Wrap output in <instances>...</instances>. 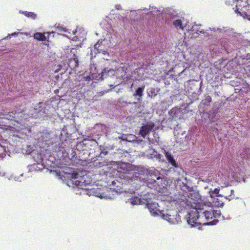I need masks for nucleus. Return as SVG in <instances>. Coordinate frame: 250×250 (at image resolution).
Here are the masks:
<instances>
[{
	"label": "nucleus",
	"mask_w": 250,
	"mask_h": 250,
	"mask_svg": "<svg viewBox=\"0 0 250 250\" xmlns=\"http://www.w3.org/2000/svg\"><path fill=\"white\" fill-rule=\"evenodd\" d=\"M163 217L171 224H177L181 222L180 216L177 212L163 214Z\"/></svg>",
	"instance_id": "nucleus-6"
},
{
	"label": "nucleus",
	"mask_w": 250,
	"mask_h": 250,
	"mask_svg": "<svg viewBox=\"0 0 250 250\" xmlns=\"http://www.w3.org/2000/svg\"><path fill=\"white\" fill-rule=\"evenodd\" d=\"M74 58L69 60L68 66L71 69H74L79 66V60L75 54L73 55Z\"/></svg>",
	"instance_id": "nucleus-13"
},
{
	"label": "nucleus",
	"mask_w": 250,
	"mask_h": 250,
	"mask_svg": "<svg viewBox=\"0 0 250 250\" xmlns=\"http://www.w3.org/2000/svg\"><path fill=\"white\" fill-rule=\"evenodd\" d=\"M155 126V124L152 122H147L145 125L141 127L139 134L141 135L143 138L148 134Z\"/></svg>",
	"instance_id": "nucleus-8"
},
{
	"label": "nucleus",
	"mask_w": 250,
	"mask_h": 250,
	"mask_svg": "<svg viewBox=\"0 0 250 250\" xmlns=\"http://www.w3.org/2000/svg\"><path fill=\"white\" fill-rule=\"evenodd\" d=\"M34 38L37 40L41 41H44L46 40V37L44 36V34L39 32L34 34Z\"/></svg>",
	"instance_id": "nucleus-22"
},
{
	"label": "nucleus",
	"mask_w": 250,
	"mask_h": 250,
	"mask_svg": "<svg viewBox=\"0 0 250 250\" xmlns=\"http://www.w3.org/2000/svg\"><path fill=\"white\" fill-rule=\"evenodd\" d=\"M173 24L176 27H179L180 28H183L182 21L180 20H176L174 21Z\"/></svg>",
	"instance_id": "nucleus-28"
},
{
	"label": "nucleus",
	"mask_w": 250,
	"mask_h": 250,
	"mask_svg": "<svg viewBox=\"0 0 250 250\" xmlns=\"http://www.w3.org/2000/svg\"><path fill=\"white\" fill-rule=\"evenodd\" d=\"M209 193L212 197L213 196H221L229 201L236 197L234 194V190L231 188H214V190L210 191Z\"/></svg>",
	"instance_id": "nucleus-4"
},
{
	"label": "nucleus",
	"mask_w": 250,
	"mask_h": 250,
	"mask_svg": "<svg viewBox=\"0 0 250 250\" xmlns=\"http://www.w3.org/2000/svg\"><path fill=\"white\" fill-rule=\"evenodd\" d=\"M250 55L248 54L247 55V60H250Z\"/></svg>",
	"instance_id": "nucleus-48"
},
{
	"label": "nucleus",
	"mask_w": 250,
	"mask_h": 250,
	"mask_svg": "<svg viewBox=\"0 0 250 250\" xmlns=\"http://www.w3.org/2000/svg\"><path fill=\"white\" fill-rule=\"evenodd\" d=\"M211 198V201L213 204L214 206L217 207H222L224 204L223 201L220 198H222L221 196H213V197L210 194Z\"/></svg>",
	"instance_id": "nucleus-10"
},
{
	"label": "nucleus",
	"mask_w": 250,
	"mask_h": 250,
	"mask_svg": "<svg viewBox=\"0 0 250 250\" xmlns=\"http://www.w3.org/2000/svg\"><path fill=\"white\" fill-rule=\"evenodd\" d=\"M108 153V151H102L101 153H100V155H102V154L104 155H105L107 154Z\"/></svg>",
	"instance_id": "nucleus-44"
},
{
	"label": "nucleus",
	"mask_w": 250,
	"mask_h": 250,
	"mask_svg": "<svg viewBox=\"0 0 250 250\" xmlns=\"http://www.w3.org/2000/svg\"><path fill=\"white\" fill-rule=\"evenodd\" d=\"M59 69H57V70H56V72H58V70H59Z\"/></svg>",
	"instance_id": "nucleus-63"
},
{
	"label": "nucleus",
	"mask_w": 250,
	"mask_h": 250,
	"mask_svg": "<svg viewBox=\"0 0 250 250\" xmlns=\"http://www.w3.org/2000/svg\"><path fill=\"white\" fill-rule=\"evenodd\" d=\"M198 92H199V94L197 93V94H195V95L193 96V100H196L199 99L198 96H199V95L201 93V87L200 88L199 90L198 91Z\"/></svg>",
	"instance_id": "nucleus-35"
},
{
	"label": "nucleus",
	"mask_w": 250,
	"mask_h": 250,
	"mask_svg": "<svg viewBox=\"0 0 250 250\" xmlns=\"http://www.w3.org/2000/svg\"><path fill=\"white\" fill-rule=\"evenodd\" d=\"M118 103L123 104H132V103L129 102L127 103L125 101L123 100V98H119L117 101Z\"/></svg>",
	"instance_id": "nucleus-32"
},
{
	"label": "nucleus",
	"mask_w": 250,
	"mask_h": 250,
	"mask_svg": "<svg viewBox=\"0 0 250 250\" xmlns=\"http://www.w3.org/2000/svg\"><path fill=\"white\" fill-rule=\"evenodd\" d=\"M103 41H98V42L95 44L94 46H101L102 45Z\"/></svg>",
	"instance_id": "nucleus-40"
},
{
	"label": "nucleus",
	"mask_w": 250,
	"mask_h": 250,
	"mask_svg": "<svg viewBox=\"0 0 250 250\" xmlns=\"http://www.w3.org/2000/svg\"><path fill=\"white\" fill-rule=\"evenodd\" d=\"M185 196L183 199L187 201H193L191 204H188L187 206L183 208L190 209L189 212L186 216L187 222L191 227H199L203 225H215L218 219L221 217V213L220 210H214L212 208L204 209V208H198L197 203L200 199V196L198 192L193 188H185Z\"/></svg>",
	"instance_id": "nucleus-2"
},
{
	"label": "nucleus",
	"mask_w": 250,
	"mask_h": 250,
	"mask_svg": "<svg viewBox=\"0 0 250 250\" xmlns=\"http://www.w3.org/2000/svg\"><path fill=\"white\" fill-rule=\"evenodd\" d=\"M115 8L117 10H121L122 9V7L120 4L116 5Z\"/></svg>",
	"instance_id": "nucleus-43"
},
{
	"label": "nucleus",
	"mask_w": 250,
	"mask_h": 250,
	"mask_svg": "<svg viewBox=\"0 0 250 250\" xmlns=\"http://www.w3.org/2000/svg\"><path fill=\"white\" fill-rule=\"evenodd\" d=\"M136 142H137L138 143H139V142H142L143 140H137V139L135 141Z\"/></svg>",
	"instance_id": "nucleus-50"
},
{
	"label": "nucleus",
	"mask_w": 250,
	"mask_h": 250,
	"mask_svg": "<svg viewBox=\"0 0 250 250\" xmlns=\"http://www.w3.org/2000/svg\"><path fill=\"white\" fill-rule=\"evenodd\" d=\"M145 89V85L137 88L134 93L133 96L137 98V102H133V104L137 103L141 104L142 102V96H143V92Z\"/></svg>",
	"instance_id": "nucleus-9"
},
{
	"label": "nucleus",
	"mask_w": 250,
	"mask_h": 250,
	"mask_svg": "<svg viewBox=\"0 0 250 250\" xmlns=\"http://www.w3.org/2000/svg\"><path fill=\"white\" fill-rule=\"evenodd\" d=\"M120 90H121L120 89H118L116 91V92H117V93L119 92L120 91Z\"/></svg>",
	"instance_id": "nucleus-56"
},
{
	"label": "nucleus",
	"mask_w": 250,
	"mask_h": 250,
	"mask_svg": "<svg viewBox=\"0 0 250 250\" xmlns=\"http://www.w3.org/2000/svg\"><path fill=\"white\" fill-rule=\"evenodd\" d=\"M114 70L112 69H108V68H105L102 71L101 74H99V76L101 75L100 79L101 80H103L104 78H106L107 76L113 75L114 74Z\"/></svg>",
	"instance_id": "nucleus-11"
},
{
	"label": "nucleus",
	"mask_w": 250,
	"mask_h": 250,
	"mask_svg": "<svg viewBox=\"0 0 250 250\" xmlns=\"http://www.w3.org/2000/svg\"><path fill=\"white\" fill-rule=\"evenodd\" d=\"M160 91L159 88H151L149 91L147 92V95L151 98H154L156 96Z\"/></svg>",
	"instance_id": "nucleus-21"
},
{
	"label": "nucleus",
	"mask_w": 250,
	"mask_h": 250,
	"mask_svg": "<svg viewBox=\"0 0 250 250\" xmlns=\"http://www.w3.org/2000/svg\"><path fill=\"white\" fill-rule=\"evenodd\" d=\"M169 117L167 121L171 122L175 118H178L179 119H183V113L180 108L175 107L170 109L168 112Z\"/></svg>",
	"instance_id": "nucleus-7"
},
{
	"label": "nucleus",
	"mask_w": 250,
	"mask_h": 250,
	"mask_svg": "<svg viewBox=\"0 0 250 250\" xmlns=\"http://www.w3.org/2000/svg\"><path fill=\"white\" fill-rule=\"evenodd\" d=\"M36 150L34 149V147L31 145H27L24 148L22 149L23 153L32 155L33 153H36Z\"/></svg>",
	"instance_id": "nucleus-14"
},
{
	"label": "nucleus",
	"mask_w": 250,
	"mask_h": 250,
	"mask_svg": "<svg viewBox=\"0 0 250 250\" xmlns=\"http://www.w3.org/2000/svg\"><path fill=\"white\" fill-rule=\"evenodd\" d=\"M136 167V166L127 162H118L117 163L118 172L123 171L124 173H129L132 171H135Z\"/></svg>",
	"instance_id": "nucleus-5"
},
{
	"label": "nucleus",
	"mask_w": 250,
	"mask_h": 250,
	"mask_svg": "<svg viewBox=\"0 0 250 250\" xmlns=\"http://www.w3.org/2000/svg\"><path fill=\"white\" fill-rule=\"evenodd\" d=\"M192 103V102L191 101L190 103L187 104L186 106L185 107V108H188L189 107L190 104H191Z\"/></svg>",
	"instance_id": "nucleus-45"
},
{
	"label": "nucleus",
	"mask_w": 250,
	"mask_h": 250,
	"mask_svg": "<svg viewBox=\"0 0 250 250\" xmlns=\"http://www.w3.org/2000/svg\"><path fill=\"white\" fill-rule=\"evenodd\" d=\"M45 167L44 163H37V164H33L31 166V169H34L35 170H42Z\"/></svg>",
	"instance_id": "nucleus-19"
},
{
	"label": "nucleus",
	"mask_w": 250,
	"mask_h": 250,
	"mask_svg": "<svg viewBox=\"0 0 250 250\" xmlns=\"http://www.w3.org/2000/svg\"><path fill=\"white\" fill-rule=\"evenodd\" d=\"M165 156L168 163H170L174 167L178 168L179 167V166L174 159L173 157L171 155V154L168 152L166 151V150H165Z\"/></svg>",
	"instance_id": "nucleus-12"
},
{
	"label": "nucleus",
	"mask_w": 250,
	"mask_h": 250,
	"mask_svg": "<svg viewBox=\"0 0 250 250\" xmlns=\"http://www.w3.org/2000/svg\"><path fill=\"white\" fill-rule=\"evenodd\" d=\"M76 32H77V30H75V31H74L73 32V34H75Z\"/></svg>",
	"instance_id": "nucleus-55"
},
{
	"label": "nucleus",
	"mask_w": 250,
	"mask_h": 250,
	"mask_svg": "<svg viewBox=\"0 0 250 250\" xmlns=\"http://www.w3.org/2000/svg\"><path fill=\"white\" fill-rule=\"evenodd\" d=\"M56 176L62 180L69 187L78 188L79 187L86 186L89 184L86 182L85 175L81 176L79 172L74 170H71L70 172H63L62 174L60 171L56 172Z\"/></svg>",
	"instance_id": "nucleus-3"
},
{
	"label": "nucleus",
	"mask_w": 250,
	"mask_h": 250,
	"mask_svg": "<svg viewBox=\"0 0 250 250\" xmlns=\"http://www.w3.org/2000/svg\"><path fill=\"white\" fill-rule=\"evenodd\" d=\"M9 114H11L15 117L16 115L17 114V112L16 111H12Z\"/></svg>",
	"instance_id": "nucleus-42"
},
{
	"label": "nucleus",
	"mask_w": 250,
	"mask_h": 250,
	"mask_svg": "<svg viewBox=\"0 0 250 250\" xmlns=\"http://www.w3.org/2000/svg\"><path fill=\"white\" fill-rule=\"evenodd\" d=\"M137 166V167H136L137 168L135 170V171H138L139 174H140L144 175L145 174H147L148 170L146 168H145L143 167H141V166Z\"/></svg>",
	"instance_id": "nucleus-23"
},
{
	"label": "nucleus",
	"mask_w": 250,
	"mask_h": 250,
	"mask_svg": "<svg viewBox=\"0 0 250 250\" xmlns=\"http://www.w3.org/2000/svg\"><path fill=\"white\" fill-rule=\"evenodd\" d=\"M111 89H108L107 90H105V91H102V92H100L99 93V95L100 96H102L103 95L104 93H107L109 91H110Z\"/></svg>",
	"instance_id": "nucleus-39"
},
{
	"label": "nucleus",
	"mask_w": 250,
	"mask_h": 250,
	"mask_svg": "<svg viewBox=\"0 0 250 250\" xmlns=\"http://www.w3.org/2000/svg\"><path fill=\"white\" fill-rule=\"evenodd\" d=\"M92 79H96V78H98V76H94V74H92V76H87L86 77H85V80L86 81H90L92 80Z\"/></svg>",
	"instance_id": "nucleus-31"
},
{
	"label": "nucleus",
	"mask_w": 250,
	"mask_h": 250,
	"mask_svg": "<svg viewBox=\"0 0 250 250\" xmlns=\"http://www.w3.org/2000/svg\"><path fill=\"white\" fill-rule=\"evenodd\" d=\"M78 38L77 37V36H75L74 38H73V40H74V41H76L77 40V39H78Z\"/></svg>",
	"instance_id": "nucleus-52"
},
{
	"label": "nucleus",
	"mask_w": 250,
	"mask_h": 250,
	"mask_svg": "<svg viewBox=\"0 0 250 250\" xmlns=\"http://www.w3.org/2000/svg\"><path fill=\"white\" fill-rule=\"evenodd\" d=\"M127 134H123L121 136L119 137V139H121L123 141H126Z\"/></svg>",
	"instance_id": "nucleus-33"
},
{
	"label": "nucleus",
	"mask_w": 250,
	"mask_h": 250,
	"mask_svg": "<svg viewBox=\"0 0 250 250\" xmlns=\"http://www.w3.org/2000/svg\"><path fill=\"white\" fill-rule=\"evenodd\" d=\"M76 155L75 151L72 148H70L67 149L65 157H67L69 160H72L75 157Z\"/></svg>",
	"instance_id": "nucleus-20"
},
{
	"label": "nucleus",
	"mask_w": 250,
	"mask_h": 250,
	"mask_svg": "<svg viewBox=\"0 0 250 250\" xmlns=\"http://www.w3.org/2000/svg\"><path fill=\"white\" fill-rule=\"evenodd\" d=\"M60 30H63V31H64V32H66V30H65V28H63V27H60Z\"/></svg>",
	"instance_id": "nucleus-47"
},
{
	"label": "nucleus",
	"mask_w": 250,
	"mask_h": 250,
	"mask_svg": "<svg viewBox=\"0 0 250 250\" xmlns=\"http://www.w3.org/2000/svg\"><path fill=\"white\" fill-rule=\"evenodd\" d=\"M22 14H23L25 16L28 17H31L32 19L34 20L37 17L36 14L31 12L24 11L22 12Z\"/></svg>",
	"instance_id": "nucleus-27"
},
{
	"label": "nucleus",
	"mask_w": 250,
	"mask_h": 250,
	"mask_svg": "<svg viewBox=\"0 0 250 250\" xmlns=\"http://www.w3.org/2000/svg\"><path fill=\"white\" fill-rule=\"evenodd\" d=\"M42 109L43 110V111H42V112H43V113H44V112H45V111H44V109L43 108H42V109H41V110H40V111H42Z\"/></svg>",
	"instance_id": "nucleus-58"
},
{
	"label": "nucleus",
	"mask_w": 250,
	"mask_h": 250,
	"mask_svg": "<svg viewBox=\"0 0 250 250\" xmlns=\"http://www.w3.org/2000/svg\"><path fill=\"white\" fill-rule=\"evenodd\" d=\"M235 12L238 14L239 11H238V9H237L235 10Z\"/></svg>",
	"instance_id": "nucleus-54"
},
{
	"label": "nucleus",
	"mask_w": 250,
	"mask_h": 250,
	"mask_svg": "<svg viewBox=\"0 0 250 250\" xmlns=\"http://www.w3.org/2000/svg\"><path fill=\"white\" fill-rule=\"evenodd\" d=\"M248 14H247L246 12H242V17H243L244 19H246L247 16H248Z\"/></svg>",
	"instance_id": "nucleus-41"
},
{
	"label": "nucleus",
	"mask_w": 250,
	"mask_h": 250,
	"mask_svg": "<svg viewBox=\"0 0 250 250\" xmlns=\"http://www.w3.org/2000/svg\"><path fill=\"white\" fill-rule=\"evenodd\" d=\"M211 102V97L208 95H205V99L202 100V102L200 103V106H203L204 107L206 106H208L210 105Z\"/></svg>",
	"instance_id": "nucleus-16"
},
{
	"label": "nucleus",
	"mask_w": 250,
	"mask_h": 250,
	"mask_svg": "<svg viewBox=\"0 0 250 250\" xmlns=\"http://www.w3.org/2000/svg\"><path fill=\"white\" fill-rule=\"evenodd\" d=\"M13 118H15V117L11 114H7L5 115V118L7 119L12 120Z\"/></svg>",
	"instance_id": "nucleus-34"
},
{
	"label": "nucleus",
	"mask_w": 250,
	"mask_h": 250,
	"mask_svg": "<svg viewBox=\"0 0 250 250\" xmlns=\"http://www.w3.org/2000/svg\"><path fill=\"white\" fill-rule=\"evenodd\" d=\"M95 49H96L98 53H101L103 52H104V46L103 45L101 46H94Z\"/></svg>",
	"instance_id": "nucleus-29"
},
{
	"label": "nucleus",
	"mask_w": 250,
	"mask_h": 250,
	"mask_svg": "<svg viewBox=\"0 0 250 250\" xmlns=\"http://www.w3.org/2000/svg\"><path fill=\"white\" fill-rule=\"evenodd\" d=\"M218 109H214L212 112L211 111H210L209 112L207 113L208 114V118L210 119V120L211 121H213V119L215 117L216 114L218 112Z\"/></svg>",
	"instance_id": "nucleus-24"
},
{
	"label": "nucleus",
	"mask_w": 250,
	"mask_h": 250,
	"mask_svg": "<svg viewBox=\"0 0 250 250\" xmlns=\"http://www.w3.org/2000/svg\"><path fill=\"white\" fill-rule=\"evenodd\" d=\"M58 91V89H57V90H55V92H57Z\"/></svg>",
	"instance_id": "nucleus-61"
},
{
	"label": "nucleus",
	"mask_w": 250,
	"mask_h": 250,
	"mask_svg": "<svg viewBox=\"0 0 250 250\" xmlns=\"http://www.w3.org/2000/svg\"><path fill=\"white\" fill-rule=\"evenodd\" d=\"M110 87H112V86H113V85H110Z\"/></svg>",
	"instance_id": "nucleus-62"
},
{
	"label": "nucleus",
	"mask_w": 250,
	"mask_h": 250,
	"mask_svg": "<svg viewBox=\"0 0 250 250\" xmlns=\"http://www.w3.org/2000/svg\"><path fill=\"white\" fill-rule=\"evenodd\" d=\"M76 47L75 48H77V47H81L80 44H77V45H76Z\"/></svg>",
	"instance_id": "nucleus-53"
},
{
	"label": "nucleus",
	"mask_w": 250,
	"mask_h": 250,
	"mask_svg": "<svg viewBox=\"0 0 250 250\" xmlns=\"http://www.w3.org/2000/svg\"><path fill=\"white\" fill-rule=\"evenodd\" d=\"M104 55L103 58L104 60H108L110 57L109 53L107 50H104V52L102 53Z\"/></svg>",
	"instance_id": "nucleus-30"
},
{
	"label": "nucleus",
	"mask_w": 250,
	"mask_h": 250,
	"mask_svg": "<svg viewBox=\"0 0 250 250\" xmlns=\"http://www.w3.org/2000/svg\"><path fill=\"white\" fill-rule=\"evenodd\" d=\"M204 33H205V36H208L210 35V34L208 33V32H205Z\"/></svg>",
	"instance_id": "nucleus-46"
},
{
	"label": "nucleus",
	"mask_w": 250,
	"mask_h": 250,
	"mask_svg": "<svg viewBox=\"0 0 250 250\" xmlns=\"http://www.w3.org/2000/svg\"><path fill=\"white\" fill-rule=\"evenodd\" d=\"M83 194L89 196L93 195L100 198L112 199L115 195L122 194L125 197H131L130 202L132 205L140 203L142 200L147 203L152 198L164 202H167L176 208L178 211H182L183 208L193 201H187L183 199L185 196L184 188H160L156 193H150L145 191L140 192V188H128V190H123V188H81Z\"/></svg>",
	"instance_id": "nucleus-1"
},
{
	"label": "nucleus",
	"mask_w": 250,
	"mask_h": 250,
	"mask_svg": "<svg viewBox=\"0 0 250 250\" xmlns=\"http://www.w3.org/2000/svg\"><path fill=\"white\" fill-rule=\"evenodd\" d=\"M213 30H214V31H216V30H215V28H213Z\"/></svg>",
	"instance_id": "nucleus-64"
},
{
	"label": "nucleus",
	"mask_w": 250,
	"mask_h": 250,
	"mask_svg": "<svg viewBox=\"0 0 250 250\" xmlns=\"http://www.w3.org/2000/svg\"><path fill=\"white\" fill-rule=\"evenodd\" d=\"M32 156L35 161L37 163H44V159L43 158L42 154L41 153H39L37 150H36V153H33Z\"/></svg>",
	"instance_id": "nucleus-15"
},
{
	"label": "nucleus",
	"mask_w": 250,
	"mask_h": 250,
	"mask_svg": "<svg viewBox=\"0 0 250 250\" xmlns=\"http://www.w3.org/2000/svg\"><path fill=\"white\" fill-rule=\"evenodd\" d=\"M127 140L126 142H134L137 139V137L131 134H127Z\"/></svg>",
	"instance_id": "nucleus-26"
},
{
	"label": "nucleus",
	"mask_w": 250,
	"mask_h": 250,
	"mask_svg": "<svg viewBox=\"0 0 250 250\" xmlns=\"http://www.w3.org/2000/svg\"><path fill=\"white\" fill-rule=\"evenodd\" d=\"M107 163L106 162H105V161H104V162H99L98 166H99V167H102L106 166L107 165Z\"/></svg>",
	"instance_id": "nucleus-36"
},
{
	"label": "nucleus",
	"mask_w": 250,
	"mask_h": 250,
	"mask_svg": "<svg viewBox=\"0 0 250 250\" xmlns=\"http://www.w3.org/2000/svg\"><path fill=\"white\" fill-rule=\"evenodd\" d=\"M246 19H247L248 20L250 21V15L248 14V16H247Z\"/></svg>",
	"instance_id": "nucleus-49"
},
{
	"label": "nucleus",
	"mask_w": 250,
	"mask_h": 250,
	"mask_svg": "<svg viewBox=\"0 0 250 250\" xmlns=\"http://www.w3.org/2000/svg\"><path fill=\"white\" fill-rule=\"evenodd\" d=\"M58 91V89H57V90H55V92H57Z\"/></svg>",
	"instance_id": "nucleus-60"
},
{
	"label": "nucleus",
	"mask_w": 250,
	"mask_h": 250,
	"mask_svg": "<svg viewBox=\"0 0 250 250\" xmlns=\"http://www.w3.org/2000/svg\"><path fill=\"white\" fill-rule=\"evenodd\" d=\"M154 157H156L157 159H158L159 161L161 160V158L163 157L162 155L160 154H156L154 156Z\"/></svg>",
	"instance_id": "nucleus-38"
},
{
	"label": "nucleus",
	"mask_w": 250,
	"mask_h": 250,
	"mask_svg": "<svg viewBox=\"0 0 250 250\" xmlns=\"http://www.w3.org/2000/svg\"><path fill=\"white\" fill-rule=\"evenodd\" d=\"M147 207L151 212L155 213H156V211L158 210V204L155 202L148 203H147Z\"/></svg>",
	"instance_id": "nucleus-18"
},
{
	"label": "nucleus",
	"mask_w": 250,
	"mask_h": 250,
	"mask_svg": "<svg viewBox=\"0 0 250 250\" xmlns=\"http://www.w3.org/2000/svg\"><path fill=\"white\" fill-rule=\"evenodd\" d=\"M241 16H242V12H239L238 13Z\"/></svg>",
	"instance_id": "nucleus-57"
},
{
	"label": "nucleus",
	"mask_w": 250,
	"mask_h": 250,
	"mask_svg": "<svg viewBox=\"0 0 250 250\" xmlns=\"http://www.w3.org/2000/svg\"><path fill=\"white\" fill-rule=\"evenodd\" d=\"M10 36V35H9V36ZM8 37H9V36H7V37H6L5 38V39H7Z\"/></svg>",
	"instance_id": "nucleus-59"
},
{
	"label": "nucleus",
	"mask_w": 250,
	"mask_h": 250,
	"mask_svg": "<svg viewBox=\"0 0 250 250\" xmlns=\"http://www.w3.org/2000/svg\"><path fill=\"white\" fill-rule=\"evenodd\" d=\"M18 33H14L12 34H11V35H11V36H15V35H18Z\"/></svg>",
	"instance_id": "nucleus-51"
},
{
	"label": "nucleus",
	"mask_w": 250,
	"mask_h": 250,
	"mask_svg": "<svg viewBox=\"0 0 250 250\" xmlns=\"http://www.w3.org/2000/svg\"><path fill=\"white\" fill-rule=\"evenodd\" d=\"M2 136L0 135V140H1ZM0 147L1 148V151L5 152L6 151L5 147L4 146H2L0 144Z\"/></svg>",
	"instance_id": "nucleus-37"
},
{
	"label": "nucleus",
	"mask_w": 250,
	"mask_h": 250,
	"mask_svg": "<svg viewBox=\"0 0 250 250\" xmlns=\"http://www.w3.org/2000/svg\"><path fill=\"white\" fill-rule=\"evenodd\" d=\"M130 180L131 181H135L136 184L138 185L139 186H142V185L141 184V183H142V182L145 183L144 181H142V180L141 179V178H140L138 176L132 177L131 178H130ZM142 186H144V185H142Z\"/></svg>",
	"instance_id": "nucleus-25"
},
{
	"label": "nucleus",
	"mask_w": 250,
	"mask_h": 250,
	"mask_svg": "<svg viewBox=\"0 0 250 250\" xmlns=\"http://www.w3.org/2000/svg\"><path fill=\"white\" fill-rule=\"evenodd\" d=\"M159 175H160V173H159L158 171H157V172L155 171L153 174L151 173V174H150V175H149L150 178L147 180L148 181L150 180V181L148 182V183H151V181H152V180L153 181L154 183L156 182V180H162V178Z\"/></svg>",
	"instance_id": "nucleus-17"
}]
</instances>
